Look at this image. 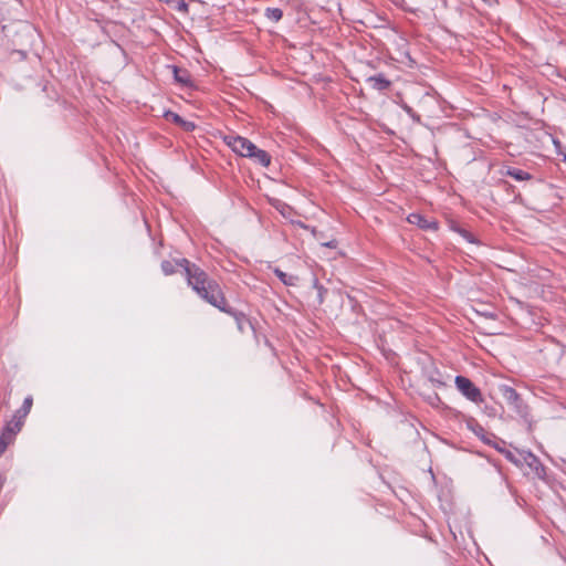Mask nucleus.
Instances as JSON below:
<instances>
[{
	"label": "nucleus",
	"mask_w": 566,
	"mask_h": 566,
	"mask_svg": "<svg viewBox=\"0 0 566 566\" xmlns=\"http://www.w3.org/2000/svg\"><path fill=\"white\" fill-rule=\"evenodd\" d=\"M178 264L185 272L188 285L199 297L221 312H230L226 296L216 280L187 259H179Z\"/></svg>",
	"instance_id": "1"
},
{
	"label": "nucleus",
	"mask_w": 566,
	"mask_h": 566,
	"mask_svg": "<svg viewBox=\"0 0 566 566\" xmlns=\"http://www.w3.org/2000/svg\"><path fill=\"white\" fill-rule=\"evenodd\" d=\"M458 390L469 400L475 403L483 401L481 390L467 377L457 376L454 379Z\"/></svg>",
	"instance_id": "2"
},
{
	"label": "nucleus",
	"mask_w": 566,
	"mask_h": 566,
	"mask_svg": "<svg viewBox=\"0 0 566 566\" xmlns=\"http://www.w3.org/2000/svg\"><path fill=\"white\" fill-rule=\"evenodd\" d=\"M226 144L238 155L248 157L255 149V145L242 136L228 135L224 137Z\"/></svg>",
	"instance_id": "3"
},
{
	"label": "nucleus",
	"mask_w": 566,
	"mask_h": 566,
	"mask_svg": "<svg viewBox=\"0 0 566 566\" xmlns=\"http://www.w3.org/2000/svg\"><path fill=\"white\" fill-rule=\"evenodd\" d=\"M407 220L409 223L416 224L423 230H438V222L434 219L428 220L420 213H410Z\"/></svg>",
	"instance_id": "4"
},
{
	"label": "nucleus",
	"mask_w": 566,
	"mask_h": 566,
	"mask_svg": "<svg viewBox=\"0 0 566 566\" xmlns=\"http://www.w3.org/2000/svg\"><path fill=\"white\" fill-rule=\"evenodd\" d=\"M253 159L255 163L260 164L263 167H268L271 163V156L263 149H260L255 146V149L251 151V155L248 156Z\"/></svg>",
	"instance_id": "5"
},
{
	"label": "nucleus",
	"mask_w": 566,
	"mask_h": 566,
	"mask_svg": "<svg viewBox=\"0 0 566 566\" xmlns=\"http://www.w3.org/2000/svg\"><path fill=\"white\" fill-rule=\"evenodd\" d=\"M172 71L176 82L184 86H190L192 84L191 75L187 70L172 66Z\"/></svg>",
	"instance_id": "6"
},
{
	"label": "nucleus",
	"mask_w": 566,
	"mask_h": 566,
	"mask_svg": "<svg viewBox=\"0 0 566 566\" xmlns=\"http://www.w3.org/2000/svg\"><path fill=\"white\" fill-rule=\"evenodd\" d=\"M226 313L233 316V318L235 319L238 329L241 333H244L247 327L251 326V323H250L249 318L243 313L235 312L231 307H230V312H226Z\"/></svg>",
	"instance_id": "7"
},
{
	"label": "nucleus",
	"mask_w": 566,
	"mask_h": 566,
	"mask_svg": "<svg viewBox=\"0 0 566 566\" xmlns=\"http://www.w3.org/2000/svg\"><path fill=\"white\" fill-rule=\"evenodd\" d=\"M368 82L371 86L378 91L387 90L390 86V81L382 74L370 76Z\"/></svg>",
	"instance_id": "8"
},
{
	"label": "nucleus",
	"mask_w": 566,
	"mask_h": 566,
	"mask_svg": "<svg viewBox=\"0 0 566 566\" xmlns=\"http://www.w3.org/2000/svg\"><path fill=\"white\" fill-rule=\"evenodd\" d=\"M166 118H171L174 123L181 126L186 132H192L196 127L192 122L185 120L181 116L172 112L166 113Z\"/></svg>",
	"instance_id": "9"
},
{
	"label": "nucleus",
	"mask_w": 566,
	"mask_h": 566,
	"mask_svg": "<svg viewBox=\"0 0 566 566\" xmlns=\"http://www.w3.org/2000/svg\"><path fill=\"white\" fill-rule=\"evenodd\" d=\"M10 428H3L0 434V455L7 450V448L13 443L15 437L12 436Z\"/></svg>",
	"instance_id": "10"
},
{
	"label": "nucleus",
	"mask_w": 566,
	"mask_h": 566,
	"mask_svg": "<svg viewBox=\"0 0 566 566\" xmlns=\"http://www.w3.org/2000/svg\"><path fill=\"white\" fill-rule=\"evenodd\" d=\"M501 394L509 406H511L513 402H516L520 397L518 392L510 386H502Z\"/></svg>",
	"instance_id": "11"
},
{
	"label": "nucleus",
	"mask_w": 566,
	"mask_h": 566,
	"mask_svg": "<svg viewBox=\"0 0 566 566\" xmlns=\"http://www.w3.org/2000/svg\"><path fill=\"white\" fill-rule=\"evenodd\" d=\"M32 405H33V399L31 396L27 397L24 400H23V403L22 406L15 411L14 416L15 418H19L21 420H24V418L28 416V413L30 412L31 408H32Z\"/></svg>",
	"instance_id": "12"
},
{
	"label": "nucleus",
	"mask_w": 566,
	"mask_h": 566,
	"mask_svg": "<svg viewBox=\"0 0 566 566\" xmlns=\"http://www.w3.org/2000/svg\"><path fill=\"white\" fill-rule=\"evenodd\" d=\"M274 274L287 286H294L298 280L297 276L287 274L280 269H274Z\"/></svg>",
	"instance_id": "13"
},
{
	"label": "nucleus",
	"mask_w": 566,
	"mask_h": 566,
	"mask_svg": "<svg viewBox=\"0 0 566 566\" xmlns=\"http://www.w3.org/2000/svg\"><path fill=\"white\" fill-rule=\"evenodd\" d=\"M506 175L507 176H511L512 178H514L515 180L517 181H524V180H530L532 179V176L531 174H528L527 171L525 170H522V169H516V168H509L506 170Z\"/></svg>",
	"instance_id": "14"
},
{
	"label": "nucleus",
	"mask_w": 566,
	"mask_h": 566,
	"mask_svg": "<svg viewBox=\"0 0 566 566\" xmlns=\"http://www.w3.org/2000/svg\"><path fill=\"white\" fill-rule=\"evenodd\" d=\"M510 407L513 408L514 411L523 418H526L530 415L528 407L524 403L521 396L518 397V400L513 402Z\"/></svg>",
	"instance_id": "15"
},
{
	"label": "nucleus",
	"mask_w": 566,
	"mask_h": 566,
	"mask_svg": "<svg viewBox=\"0 0 566 566\" xmlns=\"http://www.w3.org/2000/svg\"><path fill=\"white\" fill-rule=\"evenodd\" d=\"M23 426V420L19 419V418H15V416L13 415L12 419L7 422V424L4 426V428H10L11 429V433L12 436H17V433L21 430Z\"/></svg>",
	"instance_id": "16"
},
{
	"label": "nucleus",
	"mask_w": 566,
	"mask_h": 566,
	"mask_svg": "<svg viewBox=\"0 0 566 566\" xmlns=\"http://www.w3.org/2000/svg\"><path fill=\"white\" fill-rule=\"evenodd\" d=\"M178 261H169V260H165L161 262V270L163 272L166 274V275H171L176 272V268L180 265L178 264Z\"/></svg>",
	"instance_id": "17"
},
{
	"label": "nucleus",
	"mask_w": 566,
	"mask_h": 566,
	"mask_svg": "<svg viewBox=\"0 0 566 566\" xmlns=\"http://www.w3.org/2000/svg\"><path fill=\"white\" fill-rule=\"evenodd\" d=\"M265 15H266L269 19H271V20H273V21L277 22V21H280V20L282 19V17H283V12H282V10H281V9H279V8H268V9H266V12H265Z\"/></svg>",
	"instance_id": "18"
},
{
	"label": "nucleus",
	"mask_w": 566,
	"mask_h": 566,
	"mask_svg": "<svg viewBox=\"0 0 566 566\" xmlns=\"http://www.w3.org/2000/svg\"><path fill=\"white\" fill-rule=\"evenodd\" d=\"M468 427L478 436L483 438L484 429L475 420L471 419L468 421Z\"/></svg>",
	"instance_id": "19"
},
{
	"label": "nucleus",
	"mask_w": 566,
	"mask_h": 566,
	"mask_svg": "<svg viewBox=\"0 0 566 566\" xmlns=\"http://www.w3.org/2000/svg\"><path fill=\"white\" fill-rule=\"evenodd\" d=\"M323 245L327 247V248L335 249L337 247V241L336 240H331L328 242L323 243Z\"/></svg>",
	"instance_id": "20"
},
{
	"label": "nucleus",
	"mask_w": 566,
	"mask_h": 566,
	"mask_svg": "<svg viewBox=\"0 0 566 566\" xmlns=\"http://www.w3.org/2000/svg\"><path fill=\"white\" fill-rule=\"evenodd\" d=\"M530 458H531V460H532V462H530V465L532 467L533 464H535V465H536V469H538V467H539V461H538L534 455H532V454L530 455Z\"/></svg>",
	"instance_id": "21"
},
{
	"label": "nucleus",
	"mask_w": 566,
	"mask_h": 566,
	"mask_svg": "<svg viewBox=\"0 0 566 566\" xmlns=\"http://www.w3.org/2000/svg\"><path fill=\"white\" fill-rule=\"evenodd\" d=\"M297 224H298L300 227L304 228V229H308V226H306V224H304V223H302V222H298Z\"/></svg>",
	"instance_id": "22"
},
{
	"label": "nucleus",
	"mask_w": 566,
	"mask_h": 566,
	"mask_svg": "<svg viewBox=\"0 0 566 566\" xmlns=\"http://www.w3.org/2000/svg\"><path fill=\"white\" fill-rule=\"evenodd\" d=\"M311 231H312V233H313L314 235H316V234H317V230H316L315 228H312V230H311Z\"/></svg>",
	"instance_id": "23"
}]
</instances>
